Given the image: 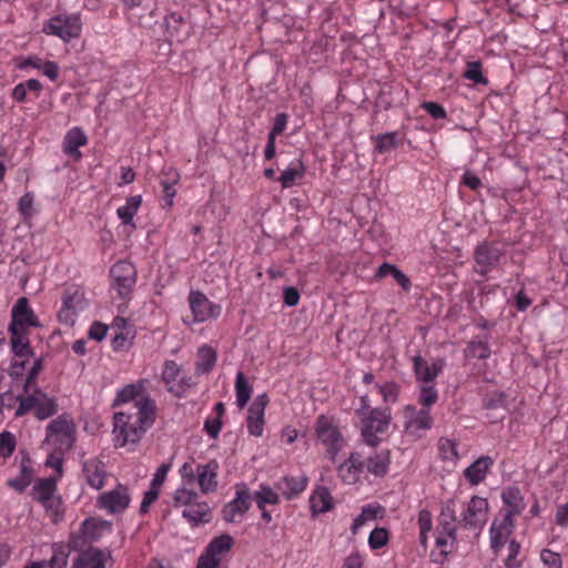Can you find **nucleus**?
Instances as JSON below:
<instances>
[{
    "instance_id": "1",
    "label": "nucleus",
    "mask_w": 568,
    "mask_h": 568,
    "mask_svg": "<svg viewBox=\"0 0 568 568\" xmlns=\"http://www.w3.org/2000/svg\"><path fill=\"white\" fill-rule=\"evenodd\" d=\"M136 413L119 412L113 417V434L115 447L136 444L145 430L151 427L155 417L154 402L142 397L135 403Z\"/></svg>"
},
{
    "instance_id": "2",
    "label": "nucleus",
    "mask_w": 568,
    "mask_h": 568,
    "mask_svg": "<svg viewBox=\"0 0 568 568\" xmlns=\"http://www.w3.org/2000/svg\"><path fill=\"white\" fill-rule=\"evenodd\" d=\"M362 407L357 414L362 423V436L368 446L375 447L379 443L378 434H384L392 420L390 409L369 408L367 396L361 398Z\"/></svg>"
},
{
    "instance_id": "3",
    "label": "nucleus",
    "mask_w": 568,
    "mask_h": 568,
    "mask_svg": "<svg viewBox=\"0 0 568 568\" xmlns=\"http://www.w3.org/2000/svg\"><path fill=\"white\" fill-rule=\"evenodd\" d=\"M17 399L19 402L14 413L17 417L23 416L32 410L34 416L42 420L58 412L55 398L48 396L38 386L32 387L29 393L17 396Z\"/></svg>"
},
{
    "instance_id": "4",
    "label": "nucleus",
    "mask_w": 568,
    "mask_h": 568,
    "mask_svg": "<svg viewBox=\"0 0 568 568\" xmlns=\"http://www.w3.org/2000/svg\"><path fill=\"white\" fill-rule=\"evenodd\" d=\"M45 444L60 452H70L75 443L77 426L69 414L52 419L45 428Z\"/></svg>"
},
{
    "instance_id": "5",
    "label": "nucleus",
    "mask_w": 568,
    "mask_h": 568,
    "mask_svg": "<svg viewBox=\"0 0 568 568\" xmlns=\"http://www.w3.org/2000/svg\"><path fill=\"white\" fill-rule=\"evenodd\" d=\"M57 477L39 478L36 480L31 496L45 509L53 523H58L62 515V500L57 494Z\"/></svg>"
},
{
    "instance_id": "6",
    "label": "nucleus",
    "mask_w": 568,
    "mask_h": 568,
    "mask_svg": "<svg viewBox=\"0 0 568 568\" xmlns=\"http://www.w3.org/2000/svg\"><path fill=\"white\" fill-rule=\"evenodd\" d=\"M314 432L317 440L325 447L327 458L335 462L337 454L345 446L337 422L333 417L320 415Z\"/></svg>"
},
{
    "instance_id": "7",
    "label": "nucleus",
    "mask_w": 568,
    "mask_h": 568,
    "mask_svg": "<svg viewBox=\"0 0 568 568\" xmlns=\"http://www.w3.org/2000/svg\"><path fill=\"white\" fill-rule=\"evenodd\" d=\"M81 30L82 23L78 14H58L43 26L47 34L55 36L64 42L79 38Z\"/></svg>"
},
{
    "instance_id": "8",
    "label": "nucleus",
    "mask_w": 568,
    "mask_h": 568,
    "mask_svg": "<svg viewBox=\"0 0 568 568\" xmlns=\"http://www.w3.org/2000/svg\"><path fill=\"white\" fill-rule=\"evenodd\" d=\"M403 415L405 433L414 438L422 437V433L430 429L433 426L429 409H417L413 405H407L404 407Z\"/></svg>"
},
{
    "instance_id": "9",
    "label": "nucleus",
    "mask_w": 568,
    "mask_h": 568,
    "mask_svg": "<svg viewBox=\"0 0 568 568\" xmlns=\"http://www.w3.org/2000/svg\"><path fill=\"white\" fill-rule=\"evenodd\" d=\"M112 286L120 297H128L136 282V271L132 263L120 261L111 268Z\"/></svg>"
},
{
    "instance_id": "10",
    "label": "nucleus",
    "mask_w": 568,
    "mask_h": 568,
    "mask_svg": "<svg viewBox=\"0 0 568 568\" xmlns=\"http://www.w3.org/2000/svg\"><path fill=\"white\" fill-rule=\"evenodd\" d=\"M488 501L485 498L473 496L462 513L460 523L466 528L481 530L488 519Z\"/></svg>"
},
{
    "instance_id": "11",
    "label": "nucleus",
    "mask_w": 568,
    "mask_h": 568,
    "mask_svg": "<svg viewBox=\"0 0 568 568\" xmlns=\"http://www.w3.org/2000/svg\"><path fill=\"white\" fill-rule=\"evenodd\" d=\"M130 500L131 497L128 487L119 484L114 489L100 495L97 505L109 514H116L125 510Z\"/></svg>"
},
{
    "instance_id": "12",
    "label": "nucleus",
    "mask_w": 568,
    "mask_h": 568,
    "mask_svg": "<svg viewBox=\"0 0 568 568\" xmlns=\"http://www.w3.org/2000/svg\"><path fill=\"white\" fill-rule=\"evenodd\" d=\"M501 250L493 243L484 242L474 252V270L480 275L489 273L499 262Z\"/></svg>"
},
{
    "instance_id": "13",
    "label": "nucleus",
    "mask_w": 568,
    "mask_h": 568,
    "mask_svg": "<svg viewBox=\"0 0 568 568\" xmlns=\"http://www.w3.org/2000/svg\"><path fill=\"white\" fill-rule=\"evenodd\" d=\"M39 326L37 316L30 308L28 300L20 297L11 310L9 331L29 332V327Z\"/></svg>"
},
{
    "instance_id": "14",
    "label": "nucleus",
    "mask_w": 568,
    "mask_h": 568,
    "mask_svg": "<svg viewBox=\"0 0 568 568\" xmlns=\"http://www.w3.org/2000/svg\"><path fill=\"white\" fill-rule=\"evenodd\" d=\"M268 403L266 394L257 395L248 407V415L246 418V426L250 435L260 437L264 429V413Z\"/></svg>"
},
{
    "instance_id": "15",
    "label": "nucleus",
    "mask_w": 568,
    "mask_h": 568,
    "mask_svg": "<svg viewBox=\"0 0 568 568\" xmlns=\"http://www.w3.org/2000/svg\"><path fill=\"white\" fill-rule=\"evenodd\" d=\"M189 303L195 322H204L220 315V306L211 303L207 297L199 291L190 292Z\"/></svg>"
},
{
    "instance_id": "16",
    "label": "nucleus",
    "mask_w": 568,
    "mask_h": 568,
    "mask_svg": "<svg viewBox=\"0 0 568 568\" xmlns=\"http://www.w3.org/2000/svg\"><path fill=\"white\" fill-rule=\"evenodd\" d=\"M412 361L416 381L423 384L433 383L446 365L443 358H437L429 365L420 355L414 356Z\"/></svg>"
},
{
    "instance_id": "17",
    "label": "nucleus",
    "mask_w": 568,
    "mask_h": 568,
    "mask_svg": "<svg viewBox=\"0 0 568 568\" xmlns=\"http://www.w3.org/2000/svg\"><path fill=\"white\" fill-rule=\"evenodd\" d=\"M251 506V495L247 490L236 491L233 500L227 503L222 510L223 519L227 523L239 521Z\"/></svg>"
},
{
    "instance_id": "18",
    "label": "nucleus",
    "mask_w": 568,
    "mask_h": 568,
    "mask_svg": "<svg viewBox=\"0 0 568 568\" xmlns=\"http://www.w3.org/2000/svg\"><path fill=\"white\" fill-rule=\"evenodd\" d=\"M111 554L108 550L89 548L82 551L73 561L72 568H108Z\"/></svg>"
},
{
    "instance_id": "19",
    "label": "nucleus",
    "mask_w": 568,
    "mask_h": 568,
    "mask_svg": "<svg viewBox=\"0 0 568 568\" xmlns=\"http://www.w3.org/2000/svg\"><path fill=\"white\" fill-rule=\"evenodd\" d=\"M84 306V297L80 291L67 292L63 296L62 308L59 312V320L65 323H73L77 312L83 310Z\"/></svg>"
},
{
    "instance_id": "20",
    "label": "nucleus",
    "mask_w": 568,
    "mask_h": 568,
    "mask_svg": "<svg viewBox=\"0 0 568 568\" xmlns=\"http://www.w3.org/2000/svg\"><path fill=\"white\" fill-rule=\"evenodd\" d=\"M364 468V462L359 453H352L349 457L337 467L338 477L346 484L358 480Z\"/></svg>"
},
{
    "instance_id": "21",
    "label": "nucleus",
    "mask_w": 568,
    "mask_h": 568,
    "mask_svg": "<svg viewBox=\"0 0 568 568\" xmlns=\"http://www.w3.org/2000/svg\"><path fill=\"white\" fill-rule=\"evenodd\" d=\"M82 470L89 486L94 489H101L106 478L105 466L102 460L91 458L83 463Z\"/></svg>"
},
{
    "instance_id": "22",
    "label": "nucleus",
    "mask_w": 568,
    "mask_h": 568,
    "mask_svg": "<svg viewBox=\"0 0 568 568\" xmlns=\"http://www.w3.org/2000/svg\"><path fill=\"white\" fill-rule=\"evenodd\" d=\"M112 525L110 521L100 518L85 519L81 525L84 541L93 542L100 539L105 532H110Z\"/></svg>"
},
{
    "instance_id": "23",
    "label": "nucleus",
    "mask_w": 568,
    "mask_h": 568,
    "mask_svg": "<svg viewBox=\"0 0 568 568\" xmlns=\"http://www.w3.org/2000/svg\"><path fill=\"white\" fill-rule=\"evenodd\" d=\"M501 499L508 507L506 514L504 515L506 521H513V517L520 514L525 508L524 498L517 487H507L504 489L501 493Z\"/></svg>"
},
{
    "instance_id": "24",
    "label": "nucleus",
    "mask_w": 568,
    "mask_h": 568,
    "mask_svg": "<svg viewBox=\"0 0 568 568\" xmlns=\"http://www.w3.org/2000/svg\"><path fill=\"white\" fill-rule=\"evenodd\" d=\"M493 464L491 457L481 456L465 469L464 476L471 485H478L486 478Z\"/></svg>"
},
{
    "instance_id": "25",
    "label": "nucleus",
    "mask_w": 568,
    "mask_h": 568,
    "mask_svg": "<svg viewBox=\"0 0 568 568\" xmlns=\"http://www.w3.org/2000/svg\"><path fill=\"white\" fill-rule=\"evenodd\" d=\"M307 485V478L304 476H285L276 483V489L286 498L292 499L298 496Z\"/></svg>"
},
{
    "instance_id": "26",
    "label": "nucleus",
    "mask_w": 568,
    "mask_h": 568,
    "mask_svg": "<svg viewBox=\"0 0 568 568\" xmlns=\"http://www.w3.org/2000/svg\"><path fill=\"white\" fill-rule=\"evenodd\" d=\"M216 470L217 464L215 462H210L205 465L197 466V483L202 493L207 494L215 490L217 486Z\"/></svg>"
},
{
    "instance_id": "27",
    "label": "nucleus",
    "mask_w": 568,
    "mask_h": 568,
    "mask_svg": "<svg viewBox=\"0 0 568 568\" xmlns=\"http://www.w3.org/2000/svg\"><path fill=\"white\" fill-rule=\"evenodd\" d=\"M182 516L192 525L209 523L211 520V508L205 501L197 499L189 508L182 510Z\"/></svg>"
},
{
    "instance_id": "28",
    "label": "nucleus",
    "mask_w": 568,
    "mask_h": 568,
    "mask_svg": "<svg viewBox=\"0 0 568 568\" xmlns=\"http://www.w3.org/2000/svg\"><path fill=\"white\" fill-rule=\"evenodd\" d=\"M87 143L84 132L79 128H73L64 136L63 151L65 154L79 159L81 153L79 148Z\"/></svg>"
},
{
    "instance_id": "29",
    "label": "nucleus",
    "mask_w": 568,
    "mask_h": 568,
    "mask_svg": "<svg viewBox=\"0 0 568 568\" xmlns=\"http://www.w3.org/2000/svg\"><path fill=\"white\" fill-rule=\"evenodd\" d=\"M10 332V344L14 357L21 359H29L33 356V352L29 344L28 333L29 332Z\"/></svg>"
},
{
    "instance_id": "30",
    "label": "nucleus",
    "mask_w": 568,
    "mask_h": 568,
    "mask_svg": "<svg viewBox=\"0 0 568 568\" xmlns=\"http://www.w3.org/2000/svg\"><path fill=\"white\" fill-rule=\"evenodd\" d=\"M455 501L453 499H448L442 507V511L439 515V525L438 528L443 530L450 539H455L456 528L455 523Z\"/></svg>"
},
{
    "instance_id": "31",
    "label": "nucleus",
    "mask_w": 568,
    "mask_h": 568,
    "mask_svg": "<svg viewBox=\"0 0 568 568\" xmlns=\"http://www.w3.org/2000/svg\"><path fill=\"white\" fill-rule=\"evenodd\" d=\"M513 521L508 520L506 521V518H503L499 523L497 520H494L489 534H490V547L498 551L503 545L506 536H508L511 531Z\"/></svg>"
},
{
    "instance_id": "32",
    "label": "nucleus",
    "mask_w": 568,
    "mask_h": 568,
    "mask_svg": "<svg viewBox=\"0 0 568 568\" xmlns=\"http://www.w3.org/2000/svg\"><path fill=\"white\" fill-rule=\"evenodd\" d=\"M216 358V352L212 347L207 345L200 347L195 364L196 374L202 375L209 373L215 366Z\"/></svg>"
},
{
    "instance_id": "33",
    "label": "nucleus",
    "mask_w": 568,
    "mask_h": 568,
    "mask_svg": "<svg viewBox=\"0 0 568 568\" xmlns=\"http://www.w3.org/2000/svg\"><path fill=\"white\" fill-rule=\"evenodd\" d=\"M314 513H325L333 508V498L326 487H318L310 498Z\"/></svg>"
},
{
    "instance_id": "34",
    "label": "nucleus",
    "mask_w": 568,
    "mask_h": 568,
    "mask_svg": "<svg viewBox=\"0 0 568 568\" xmlns=\"http://www.w3.org/2000/svg\"><path fill=\"white\" fill-rule=\"evenodd\" d=\"M71 548L64 542H55L52 545V556L48 561L44 562V567L49 568H65L68 565V558L70 556Z\"/></svg>"
},
{
    "instance_id": "35",
    "label": "nucleus",
    "mask_w": 568,
    "mask_h": 568,
    "mask_svg": "<svg viewBox=\"0 0 568 568\" xmlns=\"http://www.w3.org/2000/svg\"><path fill=\"white\" fill-rule=\"evenodd\" d=\"M389 452L381 450L366 460V468L375 476H384L389 466Z\"/></svg>"
},
{
    "instance_id": "36",
    "label": "nucleus",
    "mask_w": 568,
    "mask_h": 568,
    "mask_svg": "<svg viewBox=\"0 0 568 568\" xmlns=\"http://www.w3.org/2000/svg\"><path fill=\"white\" fill-rule=\"evenodd\" d=\"M144 390V382H138L134 384H128L123 388H121L115 399L113 400V407L120 406L122 404L135 400L134 404L139 400L136 399L140 394Z\"/></svg>"
},
{
    "instance_id": "37",
    "label": "nucleus",
    "mask_w": 568,
    "mask_h": 568,
    "mask_svg": "<svg viewBox=\"0 0 568 568\" xmlns=\"http://www.w3.org/2000/svg\"><path fill=\"white\" fill-rule=\"evenodd\" d=\"M142 203L141 195H133L126 199V203L123 206H120L116 210V214L119 219L125 225H131L133 222L134 215L138 213V210Z\"/></svg>"
},
{
    "instance_id": "38",
    "label": "nucleus",
    "mask_w": 568,
    "mask_h": 568,
    "mask_svg": "<svg viewBox=\"0 0 568 568\" xmlns=\"http://www.w3.org/2000/svg\"><path fill=\"white\" fill-rule=\"evenodd\" d=\"M33 477V470L28 463L22 462L20 473L16 478H10L8 485L14 490L22 493L30 485Z\"/></svg>"
},
{
    "instance_id": "39",
    "label": "nucleus",
    "mask_w": 568,
    "mask_h": 568,
    "mask_svg": "<svg viewBox=\"0 0 568 568\" xmlns=\"http://www.w3.org/2000/svg\"><path fill=\"white\" fill-rule=\"evenodd\" d=\"M382 513L381 507L373 505H366L362 508L361 514L354 519L352 525V534L356 535L358 530L364 527L367 523L376 520L378 514Z\"/></svg>"
},
{
    "instance_id": "40",
    "label": "nucleus",
    "mask_w": 568,
    "mask_h": 568,
    "mask_svg": "<svg viewBox=\"0 0 568 568\" xmlns=\"http://www.w3.org/2000/svg\"><path fill=\"white\" fill-rule=\"evenodd\" d=\"M235 394H236V404L240 408H243L251 398L252 387L245 378L243 372H239L236 374L235 379Z\"/></svg>"
},
{
    "instance_id": "41",
    "label": "nucleus",
    "mask_w": 568,
    "mask_h": 568,
    "mask_svg": "<svg viewBox=\"0 0 568 568\" xmlns=\"http://www.w3.org/2000/svg\"><path fill=\"white\" fill-rule=\"evenodd\" d=\"M305 169L302 162H296L288 169L282 172L278 178V181L282 184V187L287 189L295 184L297 179H301L304 175Z\"/></svg>"
},
{
    "instance_id": "42",
    "label": "nucleus",
    "mask_w": 568,
    "mask_h": 568,
    "mask_svg": "<svg viewBox=\"0 0 568 568\" xmlns=\"http://www.w3.org/2000/svg\"><path fill=\"white\" fill-rule=\"evenodd\" d=\"M197 499L199 495L195 491L182 487L176 489L173 495V507L185 509Z\"/></svg>"
},
{
    "instance_id": "43",
    "label": "nucleus",
    "mask_w": 568,
    "mask_h": 568,
    "mask_svg": "<svg viewBox=\"0 0 568 568\" xmlns=\"http://www.w3.org/2000/svg\"><path fill=\"white\" fill-rule=\"evenodd\" d=\"M233 545V538L229 535H221L214 538L207 546V551L214 556H221L229 551Z\"/></svg>"
},
{
    "instance_id": "44",
    "label": "nucleus",
    "mask_w": 568,
    "mask_h": 568,
    "mask_svg": "<svg viewBox=\"0 0 568 568\" xmlns=\"http://www.w3.org/2000/svg\"><path fill=\"white\" fill-rule=\"evenodd\" d=\"M376 144L375 149L379 153H386L397 148V133L388 132L385 134L377 135L375 138Z\"/></svg>"
},
{
    "instance_id": "45",
    "label": "nucleus",
    "mask_w": 568,
    "mask_h": 568,
    "mask_svg": "<svg viewBox=\"0 0 568 568\" xmlns=\"http://www.w3.org/2000/svg\"><path fill=\"white\" fill-rule=\"evenodd\" d=\"M438 399V392L434 385L424 384L420 386L418 402L423 405V408L428 409Z\"/></svg>"
},
{
    "instance_id": "46",
    "label": "nucleus",
    "mask_w": 568,
    "mask_h": 568,
    "mask_svg": "<svg viewBox=\"0 0 568 568\" xmlns=\"http://www.w3.org/2000/svg\"><path fill=\"white\" fill-rule=\"evenodd\" d=\"M467 355L469 357L485 359L490 355V349L487 341L475 339L471 341L467 346Z\"/></svg>"
},
{
    "instance_id": "47",
    "label": "nucleus",
    "mask_w": 568,
    "mask_h": 568,
    "mask_svg": "<svg viewBox=\"0 0 568 568\" xmlns=\"http://www.w3.org/2000/svg\"><path fill=\"white\" fill-rule=\"evenodd\" d=\"M438 452L444 460L458 459L456 443L449 438L442 437L438 440Z\"/></svg>"
},
{
    "instance_id": "48",
    "label": "nucleus",
    "mask_w": 568,
    "mask_h": 568,
    "mask_svg": "<svg viewBox=\"0 0 568 568\" xmlns=\"http://www.w3.org/2000/svg\"><path fill=\"white\" fill-rule=\"evenodd\" d=\"M17 446L16 436L10 432L0 433V457L8 458L10 457Z\"/></svg>"
},
{
    "instance_id": "49",
    "label": "nucleus",
    "mask_w": 568,
    "mask_h": 568,
    "mask_svg": "<svg viewBox=\"0 0 568 568\" xmlns=\"http://www.w3.org/2000/svg\"><path fill=\"white\" fill-rule=\"evenodd\" d=\"M255 501L260 509H264V507L270 505H275L278 503V495L270 487H262L256 494H255Z\"/></svg>"
},
{
    "instance_id": "50",
    "label": "nucleus",
    "mask_w": 568,
    "mask_h": 568,
    "mask_svg": "<svg viewBox=\"0 0 568 568\" xmlns=\"http://www.w3.org/2000/svg\"><path fill=\"white\" fill-rule=\"evenodd\" d=\"M379 394L385 403H396L398 399L399 386L393 382L377 386Z\"/></svg>"
},
{
    "instance_id": "51",
    "label": "nucleus",
    "mask_w": 568,
    "mask_h": 568,
    "mask_svg": "<svg viewBox=\"0 0 568 568\" xmlns=\"http://www.w3.org/2000/svg\"><path fill=\"white\" fill-rule=\"evenodd\" d=\"M42 369H43L42 358L36 359L27 375V379L23 385V393H29L32 387H37L36 379Z\"/></svg>"
},
{
    "instance_id": "52",
    "label": "nucleus",
    "mask_w": 568,
    "mask_h": 568,
    "mask_svg": "<svg viewBox=\"0 0 568 568\" xmlns=\"http://www.w3.org/2000/svg\"><path fill=\"white\" fill-rule=\"evenodd\" d=\"M388 541V532L385 528H375L368 537V544L372 549H379Z\"/></svg>"
},
{
    "instance_id": "53",
    "label": "nucleus",
    "mask_w": 568,
    "mask_h": 568,
    "mask_svg": "<svg viewBox=\"0 0 568 568\" xmlns=\"http://www.w3.org/2000/svg\"><path fill=\"white\" fill-rule=\"evenodd\" d=\"M464 75L465 78L473 80L476 83H487V80L484 78L481 73V64L477 61L469 62L467 64V70L465 71Z\"/></svg>"
},
{
    "instance_id": "54",
    "label": "nucleus",
    "mask_w": 568,
    "mask_h": 568,
    "mask_svg": "<svg viewBox=\"0 0 568 568\" xmlns=\"http://www.w3.org/2000/svg\"><path fill=\"white\" fill-rule=\"evenodd\" d=\"M180 374V366L174 361H166L164 363L162 379L165 384H171L176 381Z\"/></svg>"
},
{
    "instance_id": "55",
    "label": "nucleus",
    "mask_w": 568,
    "mask_h": 568,
    "mask_svg": "<svg viewBox=\"0 0 568 568\" xmlns=\"http://www.w3.org/2000/svg\"><path fill=\"white\" fill-rule=\"evenodd\" d=\"M67 452H60L59 449H54L49 454L45 465L54 468L58 471V477L62 475V463L63 456Z\"/></svg>"
},
{
    "instance_id": "56",
    "label": "nucleus",
    "mask_w": 568,
    "mask_h": 568,
    "mask_svg": "<svg viewBox=\"0 0 568 568\" xmlns=\"http://www.w3.org/2000/svg\"><path fill=\"white\" fill-rule=\"evenodd\" d=\"M540 559L547 568H562L561 558L559 554L549 549H544L540 552Z\"/></svg>"
},
{
    "instance_id": "57",
    "label": "nucleus",
    "mask_w": 568,
    "mask_h": 568,
    "mask_svg": "<svg viewBox=\"0 0 568 568\" xmlns=\"http://www.w3.org/2000/svg\"><path fill=\"white\" fill-rule=\"evenodd\" d=\"M508 551H509V554L505 560L506 567L507 568H519L520 562L517 560V556L520 551V545L517 541L511 540L508 546Z\"/></svg>"
},
{
    "instance_id": "58",
    "label": "nucleus",
    "mask_w": 568,
    "mask_h": 568,
    "mask_svg": "<svg viewBox=\"0 0 568 568\" xmlns=\"http://www.w3.org/2000/svg\"><path fill=\"white\" fill-rule=\"evenodd\" d=\"M32 205H33V194L26 193L22 195L18 203V210L21 215L24 217H30L32 215Z\"/></svg>"
},
{
    "instance_id": "59",
    "label": "nucleus",
    "mask_w": 568,
    "mask_h": 568,
    "mask_svg": "<svg viewBox=\"0 0 568 568\" xmlns=\"http://www.w3.org/2000/svg\"><path fill=\"white\" fill-rule=\"evenodd\" d=\"M170 464H162L153 475L150 486L160 490L170 470Z\"/></svg>"
},
{
    "instance_id": "60",
    "label": "nucleus",
    "mask_w": 568,
    "mask_h": 568,
    "mask_svg": "<svg viewBox=\"0 0 568 568\" xmlns=\"http://www.w3.org/2000/svg\"><path fill=\"white\" fill-rule=\"evenodd\" d=\"M159 494H160L159 489L150 486V488L144 493V496H143V499H142V503L140 506V511L142 514L148 513L149 507L158 499Z\"/></svg>"
},
{
    "instance_id": "61",
    "label": "nucleus",
    "mask_w": 568,
    "mask_h": 568,
    "mask_svg": "<svg viewBox=\"0 0 568 568\" xmlns=\"http://www.w3.org/2000/svg\"><path fill=\"white\" fill-rule=\"evenodd\" d=\"M287 124V114L286 113H278L276 114L273 123V128L271 129L268 135L276 138L283 131L285 130Z\"/></svg>"
},
{
    "instance_id": "62",
    "label": "nucleus",
    "mask_w": 568,
    "mask_h": 568,
    "mask_svg": "<svg viewBox=\"0 0 568 568\" xmlns=\"http://www.w3.org/2000/svg\"><path fill=\"white\" fill-rule=\"evenodd\" d=\"M204 429L207 433V435L212 438H217L221 429H222V422L219 418H209L204 423Z\"/></svg>"
},
{
    "instance_id": "63",
    "label": "nucleus",
    "mask_w": 568,
    "mask_h": 568,
    "mask_svg": "<svg viewBox=\"0 0 568 568\" xmlns=\"http://www.w3.org/2000/svg\"><path fill=\"white\" fill-rule=\"evenodd\" d=\"M423 108L424 110H426V112L434 119L438 120V119H444L446 116V111L445 109L438 104V103H435V102H425L423 104Z\"/></svg>"
},
{
    "instance_id": "64",
    "label": "nucleus",
    "mask_w": 568,
    "mask_h": 568,
    "mask_svg": "<svg viewBox=\"0 0 568 568\" xmlns=\"http://www.w3.org/2000/svg\"><path fill=\"white\" fill-rule=\"evenodd\" d=\"M219 565L220 558L207 551L200 557L196 568H217Z\"/></svg>"
}]
</instances>
